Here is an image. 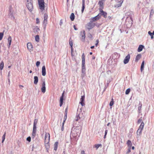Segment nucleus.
Returning <instances> with one entry per match:
<instances>
[{
    "label": "nucleus",
    "mask_w": 154,
    "mask_h": 154,
    "mask_svg": "<svg viewBox=\"0 0 154 154\" xmlns=\"http://www.w3.org/2000/svg\"><path fill=\"white\" fill-rule=\"evenodd\" d=\"M116 3L115 5V8H118L121 7L123 2V0H116Z\"/></svg>",
    "instance_id": "0eeeda50"
},
{
    "label": "nucleus",
    "mask_w": 154,
    "mask_h": 154,
    "mask_svg": "<svg viewBox=\"0 0 154 154\" xmlns=\"http://www.w3.org/2000/svg\"><path fill=\"white\" fill-rule=\"evenodd\" d=\"M85 5V2L84 0H82V5Z\"/></svg>",
    "instance_id": "680f3d73"
},
{
    "label": "nucleus",
    "mask_w": 154,
    "mask_h": 154,
    "mask_svg": "<svg viewBox=\"0 0 154 154\" xmlns=\"http://www.w3.org/2000/svg\"><path fill=\"white\" fill-rule=\"evenodd\" d=\"M141 55L140 54H138L136 57L135 62H137L141 58Z\"/></svg>",
    "instance_id": "aec40b11"
},
{
    "label": "nucleus",
    "mask_w": 154,
    "mask_h": 154,
    "mask_svg": "<svg viewBox=\"0 0 154 154\" xmlns=\"http://www.w3.org/2000/svg\"><path fill=\"white\" fill-rule=\"evenodd\" d=\"M67 108L65 109V116H64V118L66 119L67 118Z\"/></svg>",
    "instance_id": "c03bdc74"
},
{
    "label": "nucleus",
    "mask_w": 154,
    "mask_h": 154,
    "mask_svg": "<svg viewBox=\"0 0 154 154\" xmlns=\"http://www.w3.org/2000/svg\"><path fill=\"white\" fill-rule=\"evenodd\" d=\"M43 83L42 85V87L41 88V91L43 93H45L46 91L45 84V81H42Z\"/></svg>",
    "instance_id": "9d476101"
},
{
    "label": "nucleus",
    "mask_w": 154,
    "mask_h": 154,
    "mask_svg": "<svg viewBox=\"0 0 154 154\" xmlns=\"http://www.w3.org/2000/svg\"><path fill=\"white\" fill-rule=\"evenodd\" d=\"M127 144L128 145L129 147H131L132 146V143L131 141L130 140H128L127 143Z\"/></svg>",
    "instance_id": "c756f323"
},
{
    "label": "nucleus",
    "mask_w": 154,
    "mask_h": 154,
    "mask_svg": "<svg viewBox=\"0 0 154 154\" xmlns=\"http://www.w3.org/2000/svg\"><path fill=\"white\" fill-rule=\"evenodd\" d=\"M100 18V14H99L96 16L91 18V21L92 22H94L99 20Z\"/></svg>",
    "instance_id": "f8f14e48"
},
{
    "label": "nucleus",
    "mask_w": 154,
    "mask_h": 154,
    "mask_svg": "<svg viewBox=\"0 0 154 154\" xmlns=\"http://www.w3.org/2000/svg\"><path fill=\"white\" fill-rule=\"evenodd\" d=\"M70 19L71 21H73L75 18V15L73 13H72L70 16Z\"/></svg>",
    "instance_id": "cd10ccee"
},
{
    "label": "nucleus",
    "mask_w": 154,
    "mask_h": 154,
    "mask_svg": "<svg viewBox=\"0 0 154 154\" xmlns=\"http://www.w3.org/2000/svg\"><path fill=\"white\" fill-rule=\"evenodd\" d=\"M36 23L37 24L39 23V19L38 18H37L36 19Z\"/></svg>",
    "instance_id": "603ef678"
},
{
    "label": "nucleus",
    "mask_w": 154,
    "mask_h": 154,
    "mask_svg": "<svg viewBox=\"0 0 154 154\" xmlns=\"http://www.w3.org/2000/svg\"><path fill=\"white\" fill-rule=\"evenodd\" d=\"M142 121V118H140L139 119V120H138V123H141V122Z\"/></svg>",
    "instance_id": "3c124183"
},
{
    "label": "nucleus",
    "mask_w": 154,
    "mask_h": 154,
    "mask_svg": "<svg viewBox=\"0 0 154 154\" xmlns=\"http://www.w3.org/2000/svg\"><path fill=\"white\" fill-rule=\"evenodd\" d=\"M38 122V119H35L34 120L33 125H36Z\"/></svg>",
    "instance_id": "a18cd8bd"
},
{
    "label": "nucleus",
    "mask_w": 154,
    "mask_h": 154,
    "mask_svg": "<svg viewBox=\"0 0 154 154\" xmlns=\"http://www.w3.org/2000/svg\"><path fill=\"white\" fill-rule=\"evenodd\" d=\"M144 47V46L142 45H140L138 48L137 51L139 52H140L142 51L143 48Z\"/></svg>",
    "instance_id": "412c9836"
},
{
    "label": "nucleus",
    "mask_w": 154,
    "mask_h": 154,
    "mask_svg": "<svg viewBox=\"0 0 154 154\" xmlns=\"http://www.w3.org/2000/svg\"><path fill=\"white\" fill-rule=\"evenodd\" d=\"M4 63L3 61H2L0 63V70H2L4 67Z\"/></svg>",
    "instance_id": "7c9ffc66"
},
{
    "label": "nucleus",
    "mask_w": 154,
    "mask_h": 154,
    "mask_svg": "<svg viewBox=\"0 0 154 154\" xmlns=\"http://www.w3.org/2000/svg\"><path fill=\"white\" fill-rule=\"evenodd\" d=\"M3 32H0V40H1L3 37Z\"/></svg>",
    "instance_id": "37998d69"
},
{
    "label": "nucleus",
    "mask_w": 154,
    "mask_h": 154,
    "mask_svg": "<svg viewBox=\"0 0 154 154\" xmlns=\"http://www.w3.org/2000/svg\"><path fill=\"white\" fill-rule=\"evenodd\" d=\"M82 65H84L85 64V56L84 54H83L82 55Z\"/></svg>",
    "instance_id": "b1692460"
},
{
    "label": "nucleus",
    "mask_w": 154,
    "mask_h": 154,
    "mask_svg": "<svg viewBox=\"0 0 154 154\" xmlns=\"http://www.w3.org/2000/svg\"><path fill=\"white\" fill-rule=\"evenodd\" d=\"M107 18H108V19L110 20H111L112 19L111 17L110 16H108Z\"/></svg>",
    "instance_id": "0e129e2a"
},
{
    "label": "nucleus",
    "mask_w": 154,
    "mask_h": 154,
    "mask_svg": "<svg viewBox=\"0 0 154 154\" xmlns=\"http://www.w3.org/2000/svg\"><path fill=\"white\" fill-rule=\"evenodd\" d=\"M85 5H82V13H83L84 10V9H85Z\"/></svg>",
    "instance_id": "09e8293b"
},
{
    "label": "nucleus",
    "mask_w": 154,
    "mask_h": 154,
    "mask_svg": "<svg viewBox=\"0 0 154 154\" xmlns=\"http://www.w3.org/2000/svg\"><path fill=\"white\" fill-rule=\"evenodd\" d=\"M107 132H108V130H106L105 131V135H106L107 134Z\"/></svg>",
    "instance_id": "e2e57ef3"
},
{
    "label": "nucleus",
    "mask_w": 154,
    "mask_h": 154,
    "mask_svg": "<svg viewBox=\"0 0 154 154\" xmlns=\"http://www.w3.org/2000/svg\"><path fill=\"white\" fill-rule=\"evenodd\" d=\"M36 125H33V129H36Z\"/></svg>",
    "instance_id": "6e6d98bb"
},
{
    "label": "nucleus",
    "mask_w": 154,
    "mask_h": 154,
    "mask_svg": "<svg viewBox=\"0 0 154 154\" xmlns=\"http://www.w3.org/2000/svg\"><path fill=\"white\" fill-rule=\"evenodd\" d=\"M63 22L62 20H61L60 22V25L61 26L63 24Z\"/></svg>",
    "instance_id": "864d4df0"
},
{
    "label": "nucleus",
    "mask_w": 154,
    "mask_h": 154,
    "mask_svg": "<svg viewBox=\"0 0 154 154\" xmlns=\"http://www.w3.org/2000/svg\"><path fill=\"white\" fill-rule=\"evenodd\" d=\"M11 36H9L8 39V48H9L10 47L11 42Z\"/></svg>",
    "instance_id": "a211bd4d"
},
{
    "label": "nucleus",
    "mask_w": 154,
    "mask_h": 154,
    "mask_svg": "<svg viewBox=\"0 0 154 154\" xmlns=\"http://www.w3.org/2000/svg\"><path fill=\"white\" fill-rule=\"evenodd\" d=\"M38 82V78L37 76H35L34 77V84L35 85H36Z\"/></svg>",
    "instance_id": "393cba45"
},
{
    "label": "nucleus",
    "mask_w": 154,
    "mask_h": 154,
    "mask_svg": "<svg viewBox=\"0 0 154 154\" xmlns=\"http://www.w3.org/2000/svg\"><path fill=\"white\" fill-rule=\"evenodd\" d=\"M104 1L105 0H100L99 1L98 4L99 5V6L100 7V8L102 9L103 8V4Z\"/></svg>",
    "instance_id": "dca6fc26"
},
{
    "label": "nucleus",
    "mask_w": 154,
    "mask_h": 154,
    "mask_svg": "<svg viewBox=\"0 0 154 154\" xmlns=\"http://www.w3.org/2000/svg\"><path fill=\"white\" fill-rule=\"evenodd\" d=\"M50 135L48 133H45V143L48 144L50 141Z\"/></svg>",
    "instance_id": "423d86ee"
},
{
    "label": "nucleus",
    "mask_w": 154,
    "mask_h": 154,
    "mask_svg": "<svg viewBox=\"0 0 154 154\" xmlns=\"http://www.w3.org/2000/svg\"><path fill=\"white\" fill-rule=\"evenodd\" d=\"M58 145V142L57 141L55 143L54 145V150H55V151L57 150V148Z\"/></svg>",
    "instance_id": "5701e85b"
},
{
    "label": "nucleus",
    "mask_w": 154,
    "mask_h": 154,
    "mask_svg": "<svg viewBox=\"0 0 154 154\" xmlns=\"http://www.w3.org/2000/svg\"><path fill=\"white\" fill-rule=\"evenodd\" d=\"M131 147H129L128 149V151L127 152V153H128L131 152Z\"/></svg>",
    "instance_id": "5fc2aeb1"
},
{
    "label": "nucleus",
    "mask_w": 154,
    "mask_h": 154,
    "mask_svg": "<svg viewBox=\"0 0 154 154\" xmlns=\"http://www.w3.org/2000/svg\"><path fill=\"white\" fill-rule=\"evenodd\" d=\"M6 132H5L2 137V142L3 143L5 140V137L6 135Z\"/></svg>",
    "instance_id": "f704fd0d"
},
{
    "label": "nucleus",
    "mask_w": 154,
    "mask_h": 154,
    "mask_svg": "<svg viewBox=\"0 0 154 154\" xmlns=\"http://www.w3.org/2000/svg\"><path fill=\"white\" fill-rule=\"evenodd\" d=\"M69 44L72 48V40L70 39L69 40Z\"/></svg>",
    "instance_id": "e433bc0d"
},
{
    "label": "nucleus",
    "mask_w": 154,
    "mask_h": 154,
    "mask_svg": "<svg viewBox=\"0 0 154 154\" xmlns=\"http://www.w3.org/2000/svg\"><path fill=\"white\" fill-rule=\"evenodd\" d=\"M40 63V62L39 61H37L36 62V64L37 66V67L38 66H39Z\"/></svg>",
    "instance_id": "49530a36"
},
{
    "label": "nucleus",
    "mask_w": 154,
    "mask_h": 154,
    "mask_svg": "<svg viewBox=\"0 0 154 154\" xmlns=\"http://www.w3.org/2000/svg\"><path fill=\"white\" fill-rule=\"evenodd\" d=\"M35 40L36 42H38L39 40V36L38 35H36L35 37Z\"/></svg>",
    "instance_id": "72a5a7b5"
},
{
    "label": "nucleus",
    "mask_w": 154,
    "mask_h": 154,
    "mask_svg": "<svg viewBox=\"0 0 154 154\" xmlns=\"http://www.w3.org/2000/svg\"><path fill=\"white\" fill-rule=\"evenodd\" d=\"M82 128V126L80 125L79 126H74L72 129L71 134L74 137L80 135L81 132Z\"/></svg>",
    "instance_id": "f257e3e1"
},
{
    "label": "nucleus",
    "mask_w": 154,
    "mask_h": 154,
    "mask_svg": "<svg viewBox=\"0 0 154 154\" xmlns=\"http://www.w3.org/2000/svg\"><path fill=\"white\" fill-rule=\"evenodd\" d=\"M114 103V102H113V98H112L111 99V101L109 103V106H112L113 105Z\"/></svg>",
    "instance_id": "ea45409f"
},
{
    "label": "nucleus",
    "mask_w": 154,
    "mask_h": 154,
    "mask_svg": "<svg viewBox=\"0 0 154 154\" xmlns=\"http://www.w3.org/2000/svg\"><path fill=\"white\" fill-rule=\"evenodd\" d=\"M31 137H29L26 138V140L30 142L31 141Z\"/></svg>",
    "instance_id": "de8ad7c7"
},
{
    "label": "nucleus",
    "mask_w": 154,
    "mask_h": 154,
    "mask_svg": "<svg viewBox=\"0 0 154 154\" xmlns=\"http://www.w3.org/2000/svg\"><path fill=\"white\" fill-rule=\"evenodd\" d=\"M48 17V15L46 14H45L44 15V19L43 22V26L44 30H45L46 29V25L47 23Z\"/></svg>",
    "instance_id": "20e7f679"
},
{
    "label": "nucleus",
    "mask_w": 154,
    "mask_h": 154,
    "mask_svg": "<svg viewBox=\"0 0 154 154\" xmlns=\"http://www.w3.org/2000/svg\"><path fill=\"white\" fill-rule=\"evenodd\" d=\"M8 16L9 17L11 18L12 20H14V19L13 13L11 12V10H10V13L8 14Z\"/></svg>",
    "instance_id": "4be33fe9"
},
{
    "label": "nucleus",
    "mask_w": 154,
    "mask_h": 154,
    "mask_svg": "<svg viewBox=\"0 0 154 154\" xmlns=\"http://www.w3.org/2000/svg\"><path fill=\"white\" fill-rule=\"evenodd\" d=\"M64 125H62V127H61V130L62 131H63L64 130Z\"/></svg>",
    "instance_id": "052dcab7"
},
{
    "label": "nucleus",
    "mask_w": 154,
    "mask_h": 154,
    "mask_svg": "<svg viewBox=\"0 0 154 154\" xmlns=\"http://www.w3.org/2000/svg\"><path fill=\"white\" fill-rule=\"evenodd\" d=\"M40 29L38 26H36L33 29V31L35 32H37L39 31Z\"/></svg>",
    "instance_id": "a878e982"
},
{
    "label": "nucleus",
    "mask_w": 154,
    "mask_h": 154,
    "mask_svg": "<svg viewBox=\"0 0 154 154\" xmlns=\"http://www.w3.org/2000/svg\"><path fill=\"white\" fill-rule=\"evenodd\" d=\"M38 3L40 9L43 11L45 8L44 0H38Z\"/></svg>",
    "instance_id": "7ed1b4c3"
},
{
    "label": "nucleus",
    "mask_w": 154,
    "mask_h": 154,
    "mask_svg": "<svg viewBox=\"0 0 154 154\" xmlns=\"http://www.w3.org/2000/svg\"><path fill=\"white\" fill-rule=\"evenodd\" d=\"M144 63H145V61L144 60H143L142 61V63H141V67H140V71L141 72H142V71L143 69Z\"/></svg>",
    "instance_id": "bb28decb"
},
{
    "label": "nucleus",
    "mask_w": 154,
    "mask_h": 154,
    "mask_svg": "<svg viewBox=\"0 0 154 154\" xmlns=\"http://www.w3.org/2000/svg\"><path fill=\"white\" fill-rule=\"evenodd\" d=\"M98 40H97V41L96 43V44H95V46H97V45H98Z\"/></svg>",
    "instance_id": "774afa93"
},
{
    "label": "nucleus",
    "mask_w": 154,
    "mask_h": 154,
    "mask_svg": "<svg viewBox=\"0 0 154 154\" xmlns=\"http://www.w3.org/2000/svg\"><path fill=\"white\" fill-rule=\"evenodd\" d=\"M142 105L140 103L139 104V106L138 107V109L139 110V112H140L141 111V109L142 107Z\"/></svg>",
    "instance_id": "473e14b6"
},
{
    "label": "nucleus",
    "mask_w": 154,
    "mask_h": 154,
    "mask_svg": "<svg viewBox=\"0 0 154 154\" xmlns=\"http://www.w3.org/2000/svg\"><path fill=\"white\" fill-rule=\"evenodd\" d=\"M27 48L29 50H32V46L31 43L29 42L27 44Z\"/></svg>",
    "instance_id": "6ab92c4d"
},
{
    "label": "nucleus",
    "mask_w": 154,
    "mask_h": 154,
    "mask_svg": "<svg viewBox=\"0 0 154 154\" xmlns=\"http://www.w3.org/2000/svg\"><path fill=\"white\" fill-rule=\"evenodd\" d=\"M130 56L129 54H128L125 57V59H124L123 63L125 64H126L130 60Z\"/></svg>",
    "instance_id": "1a4fd4ad"
},
{
    "label": "nucleus",
    "mask_w": 154,
    "mask_h": 154,
    "mask_svg": "<svg viewBox=\"0 0 154 154\" xmlns=\"http://www.w3.org/2000/svg\"><path fill=\"white\" fill-rule=\"evenodd\" d=\"M73 27H74V29H75V30H78V29L76 27V26H75V25H74L73 26Z\"/></svg>",
    "instance_id": "bf43d9fd"
},
{
    "label": "nucleus",
    "mask_w": 154,
    "mask_h": 154,
    "mask_svg": "<svg viewBox=\"0 0 154 154\" xmlns=\"http://www.w3.org/2000/svg\"><path fill=\"white\" fill-rule=\"evenodd\" d=\"M63 103V102H60V106L61 107L62 106V105Z\"/></svg>",
    "instance_id": "69168bd1"
},
{
    "label": "nucleus",
    "mask_w": 154,
    "mask_h": 154,
    "mask_svg": "<svg viewBox=\"0 0 154 154\" xmlns=\"http://www.w3.org/2000/svg\"><path fill=\"white\" fill-rule=\"evenodd\" d=\"M46 74L45 67L43 66L42 68V74L43 76H45Z\"/></svg>",
    "instance_id": "f3484780"
},
{
    "label": "nucleus",
    "mask_w": 154,
    "mask_h": 154,
    "mask_svg": "<svg viewBox=\"0 0 154 154\" xmlns=\"http://www.w3.org/2000/svg\"><path fill=\"white\" fill-rule=\"evenodd\" d=\"M154 14V11H153V9L151 10L150 13V15H149L150 17H151L152 16H153V15Z\"/></svg>",
    "instance_id": "4c0bfd02"
},
{
    "label": "nucleus",
    "mask_w": 154,
    "mask_h": 154,
    "mask_svg": "<svg viewBox=\"0 0 154 154\" xmlns=\"http://www.w3.org/2000/svg\"><path fill=\"white\" fill-rule=\"evenodd\" d=\"M35 134H35V133H32V137H33V138H34L35 136Z\"/></svg>",
    "instance_id": "13d9d810"
},
{
    "label": "nucleus",
    "mask_w": 154,
    "mask_h": 154,
    "mask_svg": "<svg viewBox=\"0 0 154 154\" xmlns=\"http://www.w3.org/2000/svg\"><path fill=\"white\" fill-rule=\"evenodd\" d=\"M144 126V123L143 122H141V124L139 126V129H140L142 130Z\"/></svg>",
    "instance_id": "c85d7f7f"
},
{
    "label": "nucleus",
    "mask_w": 154,
    "mask_h": 154,
    "mask_svg": "<svg viewBox=\"0 0 154 154\" xmlns=\"http://www.w3.org/2000/svg\"><path fill=\"white\" fill-rule=\"evenodd\" d=\"M66 119L64 118V120L63 121V123H62V125H64V123H65V121H66Z\"/></svg>",
    "instance_id": "4d7b16f0"
},
{
    "label": "nucleus",
    "mask_w": 154,
    "mask_h": 154,
    "mask_svg": "<svg viewBox=\"0 0 154 154\" xmlns=\"http://www.w3.org/2000/svg\"><path fill=\"white\" fill-rule=\"evenodd\" d=\"M85 96L84 95H83L81 96V97L80 100V102L79 103L82 106H83L85 105V104L84 103L85 101Z\"/></svg>",
    "instance_id": "ddd939ff"
},
{
    "label": "nucleus",
    "mask_w": 154,
    "mask_h": 154,
    "mask_svg": "<svg viewBox=\"0 0 154 154\" xmlns=\"http://www.w3.org/2000/svg\"><path fill=\"white\" fill-rule=\"evenodd\" d=\"M91 21V22L88 23L86 26V27L89 30L93 28L95 25V23H93Z\"/></svg>",
    "instance_id": "39448f33"
},
{
    "label": "nucleus",
    "mask_w": 154,
    "mask_h": 154,
    "mask_svg": "<svg viewBox=\"0 0 154 154\" xmlns=\"http://www.w3.org/2000/svg\"><path fill=\"white\" fill-rule=\"evenodd\" d=\"M63 96H61L60 98V102H63Z\"/></svg>",
    "instance_id": "8fccbe9b"
},
{
    "label": "nucleus",
    "mask_w": 154,
    "mask_h": 154,
    "mask_svg": "<svg viewBox=\"0 0 154 154\" xmlns=\"http://www.w3.org/2000/svg\"><path fill=\"white\" fill-rule=\"evenodd\" d=\"M77 114L78 116H80L81 118L84 117L83 112H82L81 108L79 109H78Z\"/></svg>",
    "instance_id": "9b49d317"
},
{
    "label": "nucleus",
    "mask_w": 154,
    "mask_h": 154,
    "mask_svg": "<svg viewBox=\"0 0 154 154\" xmlns=\"http://www.w3.org/2000/svg\"><path fill=\"white\" fill-rule=\"evenodd\" d=\"M26 6L29 10L31 12L33 9V6L31 0H29L26 1Z\"/></svg>",
    "instance_id": "f03ea898"
},
{
    "label": "nucleus",
    "mask_w": 154,
    "mask_h": 154,
    "mask_svg": "<svg viewBox=\"0 0 154 154\" xmlns=\"http://www.w3.org/2000/svg\"><path fill=\"white\" fill-rule=\"evenodd\" d=\"M142 130L139 128L137 132V135H140L141 133Z\"/></svg>",
    "instance_id": "2f4dec72"
},
{
    "label": "nucleus",
    "mask_w": 154,
    "mask_h": 154,
    "mask_svg": "<svg viewBox=\"0 0 154 154\" xmlns=\"http://www.w3.org/2000/svg\"><path fill=\"white\" fill-rule=\"evenodd\" d=\"M81 154H85V151L84 150L82 151L81 152Z\"/></svg>",
    "instance_id": "338daca9"
},
{
    "label": "nucleus",
    "mask_w": 154,
    "mask_h": 154,
    "mask_svg": "<svg viewBox=\"0 0 154 154\" xmlns=\"http://www.w3.org/2000/svg\"><path fill=\"white\" fill-rule=\"evenodd\" d=\"M82 73L81 74L82 77L85 75V65H82Z\"/></svg>",
    "instance_id": "2eb2a0df"
},
{
    "label": "nucleus",
    "mask_w": 154,
    "mask_h": 154,
    "mask_svg": "<svg viewBox=\"0 0 154 154\" xmlns=\"http://www.w3.org/2000/svg\"><path fill=\"white\" fill-rule=\"evenodd\" d=\"M94 146L96 148V149H97L100 146H102V145L100 144H96Z\"/></svg>",
    "instance_id": "c9c22d12"
},
{
    "label": "nucleus",
    "mask_w": 154,
    "mask_h": 154,
    "mask_svg": "<svg viewBox=\"0 0 154 154\" xmlns=\"http://www.w3.org/2000/svg\"><path fill=\"white\" fill-rule=\"evenodd\" d=\"M81 118L80 116H79L77 115L75 118V120L76 121H78L79 119H80Z\"/></svg>",
    "instance_id": "a19ab883"
},
{
    "label": "nucleus",
    "mask_w": 154,
    "mask_h": 154,
    "mask_svg": "<svg viewBox=\"0 0 154 154\" xmlns=\"http://www.w3.org/2000/svg\"><path fill=\"white\" fill-rule=\"evenodd\" d=\"M148 34L151 36V38L152 39H153V35L152 34V32H151L150 31H149L148 32Z\"/></svg>",
    "instance_id": "58836bf2"
},
{
    "label": "nucleus",
    "mask_w": 154,
    "mask_h": 154,
    "mask_svg": "<svg viewBox=\"0 0 154 154\" xmlns=\"http://www.w3.org/2000/svg\"><path fill=\"white\" fill-rule=\"evenodd\" d=\"M99 10L100 13L99 14H100V17H101V16H102L104 18H106L107 17V13L103 11L101 8H99Z\"/></svg>",
    "instance_id": "6e6552de"
},
{
    "label": "nucleus",
    "mask_w": 154,
    "mask_h": 154,
    "mask_svg": "<svg viewBox=\"0 0 154 154\" xmlns=\"http://www.w3.org/2000/svg\"><path fill=\"white\" fill-rule=\"evenodd\" d=\"M80 35L81 36V37L82 38V40L83 41H84L85 40V31L84 30L80 32Z\"/></svg>",
    "instance_id": "4468645a"
},
{
    "label": "nucleus",
    "mask_w": 154,
    "mask_h": 154,
    "mask_svg": "<svg viewBox=\"0 0 154 154\" xmlns=\"http://www.w3.org/2000/svg\"><path fill=\"white\" fill-rule=\"evenodd\" d=\"M130 91V88H128L125 91V94H129Z\"/></svg>",
    "instance_id": "79ce46f5"
}]
</instances>
